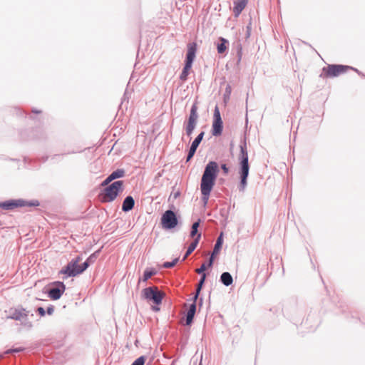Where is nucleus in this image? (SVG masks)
Instances as JSON below:
<instances>
[{
  "label": "nucleus",
  "instance_id": "1",
  "mask_svg": "<svg viewBox=\"0 0 365 365\" xmlns=\"http://www.w3.org/2000/svg\"><path fill=\"white\" fill-rule=\"evenodd\" d=\"M218 173V165L215 161L209 162L205 166L201 179L200 190L202 195V201L207 204L210 192L215 185Z\"/></svg>",
  "mask_w": 365,
  "mask_h": 365
},
{
  "label": "nucleus",
  "instance_id": "2",
  "mask_svg": "<svg viewBox=\"0 0 365 365\" xmlns=\"http://www.w3.org/2000/svg\"><path fill=\"white\" fill-rule=\"evenodd\" d=\"M240 153L239 155V160H240V171L239 174L240 175V182L239 185V190L240 192H244L247 185V177L249 175L250 166L248 163V153L247 150V145L246 143L244 142L241 143L240 145Z\"/></svg>",
  "mask_w": 365,
  "mask_h": 365
},
{
  "label": "nucleus",
  "instance_id": "3",
  "mask_svg": "<svg viewBox=\"0 0 365 365\" xmlns=\"http://www.w3.org/2000/svg\"><path fill=\"white\" fill-rule=\"evenodd\" d=\"M81 260V257H77L75 259H71L66 267L60 270L59 274L66 275L68 277H75L83 273L88 267V262H84L82 264L78 263Z\"/></svg>",
  "mask_w": 365,
  "mask_h": 365
},
{
  "label": "nucleus",
  "instance_id": "4",
  "mask_svg": "<svg viewBox=\"0 0 365 365\" xmlns=\"http://www.w3.org/2000/svg\"><path fill=\"white\" fill-rule=\"evenodd\" d=\"M123 183L122 180H118L106 187L102 195V201L104 202L113 201L118 193L123 190Z\"/></svg>",
  "mask_w": 365,
  "mask_h": 365
},
{
  "label": "nucleus",
  "instance_id": "5",
  "mask_svg": "<svg viewBox=\"0 0 365 365\" xmlns=\"http://www.w3.org/2000/svg\"><path fill=\"white\" fill-rule=\"evenodd\" d=\"M142 296L145 299L158 305L161 304L164 294L157 287H149L143 289Z\"/></svg>",
  "mask_w": 365,
  "mask_h": 365
},
{
  "label": "nucleus",
  "instance_id": "6",
  "mask_svg": "<svg viewBox=\"0 0 365 365\" xmlns=\"http://www.w3.org/2000/svg\"><path fill=\"white\" fill-rule=\"evenodd\" d=\"M197 106L196 103H194L191 107L189 118L184 123L185 133L188 137L192 135L193 130H195L197 125Z\"/></svg>",
  "mask_w": 365,
  "mask_h": 365
},
{
  "label": "nucleus",
  "instance_id": "7",
  "mask_svg": "<svg viewBox=\"0 0 365 365\" xmlns=\"http://www.w3.org/2000/svg\"><path fill=\"white\" fill-rule=\"evenodd\" d=\"M38 205L39 203L37 200L27 202L23 200H13L1 202L0 207L4 210H10L19 207L38 206Z\"/></svg>",
  "mask_w": 365,
  "mask_h": 365
},
{
  "label": "nucleus",
  "instance_id": "8",
  "mask_svg": "<svg viewBox=\"0 0 365 365\" xmlns=\"http://www.w3.org/2000/svg\"><path fill=\"white\" fill-rule=\"evenodd\" d=\"M161 223L164 228L172 229L178 225V219L175 212L172 210H167L161 218Z\"/></svg>",
  "mask_w": 365,
  "mask_h": 365
},
{
  "label": "nucleus",
  "instance_id": "9",
  "mask_svg": "<svg viewBox=\"0 0 365 365\" xmlns=\"http://www.w3.org/2000/svg\"><path fill=\"white\" fill-rule=\"evenodd\" d=\"M348 68H349V67L346 66L329 65V66L323 68L322 73L325 76L335 77L344 73Z\"/></svg>",
  "mask_w": 365,
  "mask_h": 365
},
{
  "label": "nucleus",
  "instance_id": "10",
  "mask_svg": "<svg viewBox=\"0 0 365 365\" xmlns=\"http://www.w3.org/2000/svg\"><path fill=\"white\" fill-rule=\"evenodd\" d=\"M222 120L221 118L220 113L217 106H215L214 110V120L212 123V135L214 136H219L222 132Z\"/></svg>",
  "mask_w": 365,
  "mask_h": 365
},
{
  "label": "nucleus",
  "instance_id": "11",
  "mask_svg": "<svg viewBox=\"0 0 365 365\" xmlns=\"http://www.w3.org/2000/svg\"><path fill=\"white\" fill-rule=\"evenodd\" d=\"M56 287H52L48 291V297L53 299L57 300L61 298V295L66 290V286L62 282H56Z\"/></svg>",
  "mask_w": 365,
  "mask_h": 365
},
{
  "label": "nucleus",
  "instance_id": "12",
  "mask_svg": "<svg viewBox=\"0 0 365 365\" xmlns=\"http://www.w3.org/2000/svg\"><path fill=\"white\" fill-rule=\"evenodd\" d=\"M9 318L15 320H21L27 317L29 312L24 308H14L11 309L9 311Z\"/></svg>",
  "mask_w": 365,
  "mask_h": 365
},
{
  "label": "nucleus",
  "instance_id": "13",
  "mask_svg": "<svg viewBox=\"0 0 365 365\" xmlns=\"http://www.w3.org/2000/svg\"><path fill=\"white\" fill-rule=\"evenodd\" d=\"M187 47V51L186 54L185 63L192 65L193 61L195 60L196 55L197 43L195 42L189 43Z\"/></svg>",
  "mask_w": 365,
  "mask_h": 365
},
{
  "label": "nucleus",
  "instance_id": "14",
  "mask_svg": "<svg viewBox=\"0 0 365 365\" xmlns=\"http://www.w3.org/2000/svg\"><path fill=\"white\" fill-rule=\"evenodd\" d=\"M222 242H223L222 233H221L220 235L217 237V239L216 240V242H215V247H214L212 255H211V257H210V258L209 259V262H208L207 267H212V266L213 260H214V256L217 255L220 252V251L221 250V247H222Z\"/></svg>",
  "mask_w": 365,
  "mask_h": 365
},
{
  "label": "nucleus",
  "instance_id": "15",
  "mask_svg": "<svg viewBox=\"0 0 365 365\" xmlns=\"http://www.w3.org/2000/svg\"><path fill=\"white\" fill-rule=\"evenodd\" d=\"M248 0H235L234 1L233 13L235 17H238L245 8Z\"/></svg>",
  "mask_w": 365,
  "mask_h": 365
},
{
  "label": "nucleus",
  "instance_id": "16",
  "mask_svg": "<svg viewBox=\"0 0 365 365\" xmlns=\"http://www.w3.org/2000/svg\"><path fill=\"white\" fill-rule=\"evenodd\" d=\"M134 205H135V201H134V199L133 198V197L127 196L123 202L122 210L124 212H128L133 208Z\"/></svg>",
  "mask_w": 365,
  "mask_h": 365
},
{
  "label": "nucleus",
  "instance_id": "17",
  "mask_svg": "<svg viewBox=\"0 0 365 365\" xmlns=\"http://www.w3.org/2000/svg\"><path fill=\"white\" fill-rule=\"evenodd\" d=\"M200 237H201V234H198L197 236L195 237V239L190 243V245H189V247L185 252V255L182 260H185L195 250V248L197 247V246L199 243Z\"/></svg>",
  "mask_w": 365,
  "mask_h": 365
},
{
  "label": "nucleus",
  "instance_id": "18",
  "mask_svg": "<svg viewBox=\"0 0 365 365\" xmlns=\"http://www.w3.org/2000/svg\"><path fill=\"white\" fill-rule=\"evenodd\" d=\"M195 312H196V305H195V302L194 301V302L192 304H190L189 309L186 314V324L187 325H190L192 322Z\"/></svg>",
  "mask_w": 365,
  "mask_h": 365
},
{
  "label": "nucleus",
  "instance_id": "19",
  "mask_svg": "<svg viewBox=\"0 0 365 365\" xmlns=\"http://www.w3.org/2000/svg\"><path fill=\"white\" fill-rule=\"evenodd\" d=\"M220 282L224 285L228 287L232 284L233 279L232 275L229 272H225L220 276Z\"/></svg>",
  "mask_w": 365,
  "mask_h": 365
},
{
  "label": "nucleus",
  "instance_id": "20",
  "mask_svg": "<svg viewBox=\"0 0 365 365\" xmlns=\"http://www.w3.org/2000/svg\"><path fill=\"white\" fill-rule=\"evenodd\" d=\"M220 43L217 45V50L218 53L222 54L227 50V44H228V41L222 37L220 38Z\"/></svg>",
  "mask_w": 365,
  "mask_h": 365
},
{
  "label": "nucleus",
  "instance_id": "21",
  "mask_svg": "<svg viewBox=\"0 0 365 365\" xmlns=\"http://www.w3.org/2000/svg\"><path fill=\"white\" fill-rule=\"evenodd\" d=\"M191 67H192V65H190V64H188V63L185 64L182 71L180 76V79L181 81H186Z\"/></svg>",
  "mask_w": 365,
  "mask_h": 365
},
{
  "label": "nucleus",
  "instance_id": "22",
  "mask_svg": "<svg viewBox=\"0 0 365 365\" xmlns=\"http://www.w3.org/2000/svg\"><path fill=\"white\" fill-rule=\"evenodd\" d=\"M156 274V271L154 269H146L144 271L143 276V281L146 282L152 276L155 275Z\"/></svg>",
  "mask_w": 365,
  "mask_h": 365
},
{
  "label": "nucleus",
  "instance_id": "23",
  "mask_svg": "<svg viewBox=\"0 0 365 365\" xmlns=\"http://www.w3.org/2000/svg\"><path fill=\"white\" fill-rule=\"evenodd\" d=\"M125 175V170L123 169H118L115 171H113L110 175V179H113V180L120 178L124 177Z\"/></svg>",
  "mask_w": 365,
  "mask_h": 365
},
{
  "label": "nucleus",
  "instance_id": "24",
  "mask_svg": "<svg viewBox=\"0 0 365 365\" xmlns=\"http://www.w3.org/2000/svg\"><path fill=\"white\" fill-rule=\"evenodd\" d=\"M204 132H201L196 138L195 139L192 141L191 145L193 146V147H196L197 148V147L199 146L200 143H201L202 138H203V136H204Z\"/></svg>",
  "mask_w": 365,
  "mask_h": 365
},
{
  "label": "nucleus",
  "instance_id": "25",
  "mask_svg": "<svg viewBox=\"0 0 365 365\" xmlns=\"http://www.w3.org/2000/svg\"><path fill=\"white\" fill-rule=\"evenodd\" d=\"M199 225H200V222L199 221L198 222H194L192 224L191 232H190V237H194L197 235Z\"/></svg>",
  "mask_w": 365,
  "mask_h": 365
},
{
  "label": "nucleus",
  "instance_id": "26",
  "mask_svg": "<svg viewBox=\"0 0 365 365\" xmlns=\"http://www.w3.org/2000/svg\"><path fill=\"white\" fill-rule=\"evenodd\" d=\"M145 361V357L141 356L138 357L136 360H135L131 365H144Z\"/></svg>",
  "mask_w": 365,
  "mask_h": 365
},
{
  "label": "nucleus",
  "instance_id": "27",
  "mask_svg": "<svg viewBox=\"0 0 365 365\" xmlns=\"http://www.w3.org/2000/svg\"><path fill=\"white\" fill-rule=\"evenodd\" d=\"M196 150H197L196 147H193L192 145L190 146L187 156V161H189L192 158V156L195 155V153L196 152Z\"/></svg>",
  "mask_w": 365,
  "mask_h": 365
},
{
  "label": "nucleus",
  "instance_id": "28",
  "mask_svg": "<svg viewBox=\"0 0 365 365\" xmlns=\"http://www.w3.org/2000/svg\"><path fill=\"white\" fill-rule=\"evenodd\" d=\"M196 150H197L196 147H193L192 145L190 146L187 156V161H189L192 158V156L195 155V153L196 152Z\"/></svg>",
  "mask_w": 365,
  "mask_h": 365
},
{
  "label": "nucleus",
  "instance_id": "29",
  "mask_svg": "<svg viewBox=\"0 0 365 365\" xmlns=\"http://www.w3.org/2000/svg\"><path fill=\"white\" fill-rule=\"evenodd\" d=\"M196 150H197L196 147H193L192 145L190 146L187 156V161H189L192 158V156L195 155V153L196 152Z\"/></svg>",
  "mask_w": 365,
  "mask_h": 365
},
{
  "label": "nucleus",
  "instance_id": "30",
  "mask_svg": "<svg viewBox=\"0 0 365 365\" xmlns=\"http://www.w3.org/2000/svg\"><path fill=\"white\" fill-rule=\"evenodd\" d=\"M196 150H197L196 147H193L192 145L190 146L187 156V161H189L192 158V156L195 155V153L196 152Z\"/></svg>",
  "mask_w": 365,
  "mask_h": 365
},
{
  "label": "nucleus",
  "instance_id": "31",
  "mask_svg": "<svg viewBox=\"0 0 365 365\" xmlns=\"http://www.w3.org/2000/svg\"><path fill=\"white\" fill-rule=\"evenodd\" d=\"M178 262V259L175 258L172 262H165L164 264H163V267L165 268H171V267H174L177 264Z\"/></svg>",
  "mask_w": 365,
  "mask_h": 365
},
{
  "label": "nucleus",
  "instance_id": "32",
  "mask_svg": "<svg viewBox=\"0 0 365 365\" xmlns=\"http://www.w3.org/2000/svg\"><path fill=\"white\" fill-rule=\"evenodd\" d=\"M24 350V348L19 347V348H16V349H9L8 351H6V354L18 353V352H21V351H22Z\"/></svg>",
  "mask_w": 365,
  "mask_h": 365
},
{
  "label": "nucleus",
  "instance_id": "33",
  "mask_svg": "<svg viewBox=\"0 0 365 365\" xmlns=\"http://www.w3.org/2000/svg\"><path fill=\"white\" fill-rule=\"evenodd\" d=\"M206 269H207V265H206L205 263H203V264L200 266V268H198V269H196V272H197V274H202L204 273V272L206 270Z\"/></svg>",
  "mask_w": 365,
  "mask_h": 365
},
{
  "label": "nucleus",
  "instance_id": "34",
  "mask_svg": "<svg viewBox=\"0 0 365 365\" xmlns=\"http://www.w3.org/2000/svg\"><path fill=\"white\" fill-rule=\"evenodd\" d=\"M205 278H206V274H205V273H203L202 274L201 278H200V279L199 281V283H198L200 287H202V285H203V284L205 282Z\"/></svg>",
  "mask_w": 365,
  "mask_h": 365
},
{
  "label": "nucleus",
  "instance_id": "35",
  "mask_svg": "<svg viewBox=\"0 0 365 365\" xmlns=\"http://www.w3.org/2000/svg\"><path fill=\"white\" fill-rule=\"evenodd\" d=\"M111 181H113V179H110V176L109 175L101 184L102 186H105L108 185Z\"/></svg>",
  "mask_w": 365,
  "mask_h": 365
},
{
  "label": "nucleus",
  "instance_id": "36",
  "mask_svg": "<svg viewBox=\"0 0 365 365\" xmlns=\"http://www.w3.org/2000/svg\"><path fill=\"white\" fill-rule=\"evenodd\" d=\"M201 289H202V287H199V284H197V289H196V293H195V296H194V297H193V299H194V301H195H195H196V299H197L198 295H199V294H200V292Z\"/></svg>",
  "mask_w": 365,
  "mask_h": 365
},
{
  "label": "nucleus",
  "instance_id": "37",
  "mask_svg": "<svg viewBox=\"0 0 365 365\" xmlns=\"http://www.w3.org/2000/svg\"><path fill=\"white\" fill-rule=\"evenodd\" d=\"M221 168H222V171H223L224 174L227 175V174L228 173V172H229V168H228V167H227L225 164H222V165H221Z\"/></svg>",
  "mask_w": 365,
  "mask_h": 365
},
{
  "label": "nucleus",
  "instance_id": "38",
  "mask_svg": "<svg viewBox=\"0 0 365 365\" xmlns=\"http://www.w3.org/2000/svg\"><path fill=\"white\" fill-rule=\"evenodd\" d=\"M37 312L42 317H43L45 315V314H46V312H45V310H44V309L43 307H38L37 309Z\"/></svg>",
  "mask_w": 365,
  "mask_h": 365
},
{
  "label": "nucleus",
  "instance_id": "39",
  "mask_svg": "<svg viewBox=\"0 0 365 365\" xmlns=\"http://www.w3.org/2000/svg\"><path fill=\"white\" fill-rule=\"evenodd\" d=\"M94 260H95V256H94V255H91V256H90V257L86 259V262H88V265H89V264H90V263L93 262H94Z\"/></svg>",
  "mask_w": 365,
  "mask_h": 365
},
{
  "label": "nucleus",
  "instance_id": "40",
  "mask_svg": "<svg viewBox=\"0 0 365 365\" xmlns=\"http://www.w3.org/2000/svg\"><path fill=\"white\" fill-rule=\"evenodd\" d=\"M53 311H54L53 307L52 306H51L47 308L46 312L48 314L51 315L53 314Z\"/></svg>",
  "mask_w": 365,
  "mask_h": 365
},
{
  "label": "nucleus",
  "instance_id": "41",
  "mask_svg": "<svg viewBox=\"0 0 365 365\" xmlns=\"http://www.w3.org/2000/svg\"><path fill=\"white\" fill-rule=\"evenodd\" d=\"M231 92V88L230 86H228L227 88H226V93H228L229 94Z\"/></svg>",
  "mask_w": 365,
  "mask_h": 365
},
{
  "label": "nucleus",
  "instance_id": "42",
  "mask_svg": "<svg viewBox=\"0 0 365 365\" xmlns=\"http://www.w3.org/2000/svg\"><path fill=\"white\" fill-rule=\"evenodd\" d=\"M153 309L154 311H159L160 309L158 307H153Z\"/></svg>",
  "mask_w": 365,
  "mask_h": 365
},
{
  "label": "nucleus",
  "instance_id": "43",
  "mask_svg": "<svg viewBox=\"0 0 365 365\" xmlns=\"http://www.w3.org/2000/svg\"><path fill=\"white\" fill-rule=\"evenodd\" d=\"M33 112H34V113H41V111H39V110H33Z\"/></svg>",
  "mask_w": 365,
  "mask_h": 365
},
{
  "label": "nucleus",
  "instance_id": "44",
  "mask_svg": "<svg viewBox=\"0 0 365 365\" xmlns=\"http://www.w3.org/2000/svg\"><path fill=\"white\" fill-rule=\"evenodd\" d=\"M199 365H202V363L200 362Z\"/></svg>",
  "mask_w": 365,
  "mask_h": 365
}]
</instances>
